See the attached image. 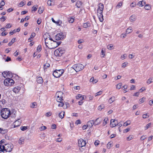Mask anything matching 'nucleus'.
I'll list each match as a JSON object with an SVG mask.
<instances>
[{"instance_id": "ddd939ff", "label": "nucleus", "mask_w": 153, "mask_h": 153, "mask_svg": "<svg viewBox=\"0 0 153 153\" xmlns=\"http://www.w3.org/2000/svg\"><path fill=\"white\" fill-rule=\"evenodd\" d=\"M21 122L19 121V120H16L13 123L14 127L15 128L19 126L21 124Z\"/></svg>"}, {"instance_id": "6e6552de", "label": "nucleus", "mask_w": 153, "mask_h": 153, "mask_svg": "<svg viewBox=\"0 0 153 153\" xmlns=\"http://www.w3.org/2000/svg\"><path fill=\"white\" fill-rule=\"evenodd\" d=\"M63 93L61 91H59L56 93V95L57 96L56 100L58 102H60L62 100V95Z\"/></svg>"}, {"instance_id": "37998d69", "label": "nucleus", "mask_w": 153, "mask_h": 153, "mask_svg": "<svg viewBox=\"0 0 153 153\" xmlns=\"http://www.w3.org/2000/svg\"><path fill=\"white\" fill-rule=\"evenodd\" d=\"M134 138V136L133 135H130L127 138V140L128 141H129L131 140Z\"/></svg>"}, {"instance_id": "c85d7f7f", "label": "nucleus", "mask_w": 153, "mask_h": 153, "mask_svg": "<svg viewBox=\"0 0 153 153\" xmlns=\"http://www.w3.org/2000/svg\"><path fill=\"white\" fill-rule=\"evenodd\" d=\"M153 82V77L150 78L147 80V83L148 84H150V83Z\"/></svg>"}, {"instance_id": "f3484780", "label": "nucleus", "mask_w": 153, "mask_h": 153, "mask_svg": "<svg viewBox=\"0 0 153 153\" xmlns=\"http://www.w3.org/2000/svg\"><path fill=\"white\" fill-rule=\"evenodd\" d=\"M59 102V103L58 105L59 107L63 106L64 108H67V106L66 103H65V104H64V103L62 102H61V101Z\"/></svg>"}, {"instance_id": "58836bf2", "label": "nucleus", "mask_w": 153, "mask_h": 153, "mask_svg": "<svg viewBox=\"0 0 153 153\" xmlns=\"http://www.w3.org/2000/svg\"><path fill=\"white\" fill-rule=\"evenodd\" d=\"M42 48H41V45H39L38 46V47L37 48V51L39 52L41 50Z\"/></svg>"}, {"instance_id": "5fc2aeb1", "label": "nucleus", "mask_w": 153, "mask_h": 153, "mask_svg": "<svg viewBox=\"0 0 153 153\" xmlns=\"http://www.w3.org/2000/svg\"><path fill=\"white\" fill-rule=\"evenodd\" d=\"M81 123V121L79 120H77L75 122V124H76L77 125L78 124H80Z\"/></svg>"}, {"instance_id": "a18cd8bd", "label": "nucleus", "mask_w": 153, "mask_h": 153, "mask_svg": "<svg viewBox=\"0 0 153 153\" xmlns=\"http://www.w3.org/2000/svg\"><path fill=\"white\" fill-rule=\"evenodd\" d=\"M122 84V83H120L117 84L116 86V88L117 89H119L121 88Z\"/></svg>"}, {"instance_id": "0e129e2a", "label": "nucleus", "mask_w": 153, "mask_h": 153, "mask_svg": "<svg viewBox=\"0 0 153 153\" xmlns=\"http://www.w3.org/2000/svg\"><path fill=\"white\" fill-rule=\"evenodd\" d=\"M126 34H127L126 33L125 34H122L120 36V37L121 38H124L126 36Z\"/></svg>"}, {"instance_id": "aec40b11", "label": "nucleus", "mask_w": 153, "mask_h": 153, "mask_svg": "<svg viewBox=\"0 0 153 153\" xmlns=\"http://www.w3.org/2000/svg\"><path fill=\"white\" fill-rule=\"evenodd\" d=\"M99 118H97L96 119V120H95V121H94V126H96V125H99L101 123L102 120H99Z\"/></svg>"}, {"instance_id": "de8ad7c7", "label": "nucleus", "mask_w": 153, "mask_h": 153, "mask_svg": "<svg viewBox=\"0 0 153 153\" xmlns=\"http://www.w3.org/2000/svg\"><path fill=\"white\" fill-rule=\"evenodd\" d=\"M21 130L22 131H24L26 130L27 129V128L26 126H22L20 128Z\"/></svg>"}, {"instance_id": "f704fd0d", "label": "nucleus", "mask_w": 153, "mask_h": 153, "mask_svg": "<svg viewBox=\"0 0 153 153\" xmlns=\"http://www.w3.org/2000/svg\"><path fill=\"white\" fill-rule=\"evenodd\" d=\"M151 123H150L146 125L145 127V129L146 130L149 128H150L151 126Z\"/></svg>"}, {"instance_id": "79ce46f5", "label": "nucleus", "mask_w": 153, "mask_h": 153, "mask_svg": "<svg viewBox=\"0 0 153 153\" xmlns=\"http://www.w3.org/2000/svg\"><path fill=\"white\" fill-rule=\"evenodd\" d=\"M111 145L112 143L111 142H108L107 145V148L108 149H110L111 146Z\"/></svg>"}, {"instance_id": "f257e3e1", "label": "nucleus", "mask_w": 153, "mask_h": 153, "mask_svg": "<svg viewBox=\"0 0 153 153\" xmlns=\"http://www.w3.org/2000/svg\"><path fill=\"white\" fill-rule=\"evenodd\" d=\"M13 147L12 144H5V146L3 145H0V152H10Z\"/></svg>"}, {"instance_id": "09e8293b", "label": "nucleus", "mask_w": 153, "mask_h": 153, "mask_svg": "<svg viewBox=\"0 0 153 153\" xmlns=\"http://www.w3.org/2000/svg\"><path fill=\"white\" fill-rule=\"evenodd\" d=\"M149 117V116L147 114H143V115L142 117L143 119H145V118Z\"/></svg>"}, {"instance_id": "864d4df0", "label": "nucleus", "mask_w": 153, "mask_h": 153, "mask_svg": "<svg viewBox=\"0 0 153 153\" xmlns=\"http://www.w3.org/2000/svg\"><path fill=\"white\" fill-rule=\"evenodd\" d=\"M82 96L80 94H78L77 95V96L76 97V98L77 99H79V98H80V99H81V98H82Z\"/></svg>"}, {"instance_id": "052dcab7", "label": "nucleus", "mask_w": 153, "mask_h": 153, "mask_svg": "<svg viewBox=\"0 0 153 153\" xmlns=\"http://www.w3.org/2000/svg\"><path fill=\"white\" fill-rule=\"evenodd\" d=\"M126 56L127 55L126 54H124L121 56V58L122 59H124L125 58Z\"/></svg>"}, {"instance_id": "1a4fd4ad", "label": "nucleus", "mask_w": 153, "mask_h": 153, "mask_svg": "<svg viewBox=\"0 0 153 153\" xmlns=\"http://www.w3.org/2000/svg\"><path fill=\"white\" fill-rule=\"evenodd\" d=\"M64 36L63 33H60L57 34L55 36V39L56 40H59L63 39Z\"/></svg>"}, {"instance_id": "cd10ccee", "label": "nucleus", "mask_w": 153, "mask_h": 153, "mask_svg": "<svg viewBox=\"0 0 153 153\" xmlns=\"http://www.w3.org/2000/svg\"><path fill=\"white\" fill-rule=\"evenodd\" d=\"M50 65L48 63L46 62L44 65V69L45 70L48 67H49Z\"/></svg>"}, {"instance_id": "2eb2a0df", "label": "nucleus", "mask_w": 153, "mask_h": 153, "mask_svg": "<svg viewBox=\"0 0 153 153\" xmlns=\"http://www.w3.org/2000/svg\"><path fill=\"white\" fill-rule=\"evenodd\" d=\"M94 121L93 120H91L88 121L87 123V126L91 127L94 125Z\"/></svg>"}, {"instance_id": "3c124183", "label": "nucleus", "mask_w": 153, "mask_h": 153, "mask_svg": "<svg viewBox=\"0 0 153 153\" xmlns=\"http://www.w3.org/2000/svg\"><path fill=\"white\" fill-rule=\"evenodd\" d=\"M145 98L144 97H143L142 98L140 99L139 100V103L141 104L142 102H143Z\"/></svg>"}, {"instance_id": "69168bd1", "label": "nucleus", "mask_w": 153, "mask_h": 153, "mask_svg": "<svg viewBox=\"0 0 153 153\" xmlns=\"http://www.w3.org/2000/svg\"><path fill=\"white\" fill-rule=\"evenodd\" d=\"M16 33V30L14 29L13 31H10V35H12L13 34H14V33Z\"/></svg>"}, {"instance_id": "8fccbe9b", "label": "nucleus", "mask_w": 153, "mask_h": 153, "mask_svg": "<svg viewBox=\"0 0 153 153\" xmlns=\"http://www.w3.org/2000/svg\"><path fill=\"white\" fill-rule=\"evenodd\" d=\"M46 128V127L45 126H43L41 127L39 129L41 131H43L45 130Z\"/></svg>"}, {"instance_id": "bf43d9fd", "label": "nucleus", "mask_w": 153, "mask_h": 153, "mask_svg": "<svg viewBox=\"0 0 153 153\" xmlns=\"http://www.w3.org/2000/svg\"><path fill=\"white\" fill-rule=\"evenodd\" d=\"M146 138V135H143L140 137V139L142 140H144Z\"/></svg>"}, {"instance_id": "4be33fe9", "label": "nucleus", "mask_w": 153, "mask_h": 153, "mask_svg": "<svg viewBox=\"0 0 153 153\" xmlns=\"http://www.w3.org/2000/svg\"><path fill=\"white\" fill-rule=\"evenodd\" d=\"M136 16L134 15L131 16L130 17V21L131 22L134 21L136 20Z\"/></svg>"}, {"instance_id": "a878e982", "label": "nucleus", "mask_w": 153, "mask_h": 153, "mask_svg": "<svg viewBox=\"0 0 153 153\" xmlns=\"http://www.w3.org/2000/svg\"><path fill=\"white\" fill-rule=\"evenodd\" d=\"M133 30L131 28V27H129V28H127L126 30V33L128 34L130 33H131L132 31Z\"/></svg>"}, {"instance_id": "b1692460", "label": "nucleus", "mask_w": 153, "mask_h": 153, "mask_svg": "<svg viewBox=\"0 0 153 153\" xmlns=\"http://www.w3.org/2000/svg\"><path fill=\"white\" fill-rule=\"evenodd\" d=\"M65 112L62 111L59 114V117L61 119L64 118L65 114Z\"/></svg>"}, {"instance_id": "72a5a7b5", "label": "nucleus", "mask_w": 153, "mask_h": 153, "mask_svg": "<svg viewBox=\"0 0 153 153\" xmlns=\"http://www.w3.org/2000/svg\"><path fill=\"white\" fill-rule=\"evenodd\" d=\"M104 107V106L103 104L101 105L98 107V109L99 110H101Z\"/></svg>"}, {"instance_id": "5701e85b", "label": "nucleus", "mask_w": 153, "mask_h": 153, "mask_svg": "<svg viewBox=\"0 0 153 153\" xmlns=\"http://www.w3.org/2000/svg\"><path fill=\"white\" fill-rule=\"evenodd\" d=\"M115 97L114 96H112L108 100L109 103L111 104L115 100Z\"/></svg>"}, {"instance_id": "7ed1b4c3", "label": "nucleus", "mask_w": 153, "mask_h": 153, "mask_svg": "<svg viewBox=\"0 0 153 153\" xmlns=\"http://www.w3.org/2000/svg\"><path fill=\"white\" fill-rule=\"evenodd\" d=\"M64 71L63 69L56 70L53 72V76L56 78H58L63 73Z\"/></svg>"}, {"instance_id": "49530a36", "label": "nucleus", "mask_w": 153, "mask_h": 153, "mask_svg": "<svg viewBox=\"0 0 153 153\" xmlns=\"http://www.w3.org/2000/svg\"><path fill=\"white\" fill-rule=\"evenodd\" d=\"M36 102L33 103L31 105L30 107L31 108H34L35 107V106H36Z\"/></svg>"}, {"instance_id": "c03bdc74", "label": "nucleus", "mask_w": 153, "mask_h": 153, "mask_svg": "<svg viewBox=\"0 0 153 153\" xmlns=\"http://www.w3.org/2000/svg\"><path fill=\"white\" fill-rule=\"evenodd\" d=\"M136 4L135 2H133L131 4L130 6L131 7H133L136 6Z\"/></svg>"}, {"instance_id": "2f4dec72", "label": "nucleus", "mask_w": 153, "mask_h": 153, "mask_svg": "<svg viewBox=\"0 0 153 153\" xmlns=\"http://www.w3.org/2000/svg\"><path fill=\"white\" fill-rule=\"evenodd\" d=\"M151 8V7L149 5V4H146L144 7V8L147 10H150Z\"/></svg>"}, {"instance_id": "0eeeda50", "label": "nucleus", "mask_w": 153, "mask_h": 153, "mask_svg": "<svg viewBox=\"0 0 153 153\" xmlns=\"http://www.w3.org/2000/svg\"><path fill=\"white\" fill-rule=\"evenodd\" d=\"M2 74L5 78L7 76V78H10L13 76L12 73L10 71H4L2 73Z\"/></svg>"}, {"instance_id": "338daca9", "label": "nucleus", "mask_w": 153, "mask_h": 153, "mask_svg": "<svg viewBox=\"0 0 153 153\" xmlns=\"http://www.w3.org/2000/svg\"><path fill=\"white\" fill-rule=\"evenodd\" d=\"M25 5V3L24 2H20L19 4V6H20V7H22L23 6V5Z\"/></svg>"}, {"instance_id": "4468645a", "label": "nucleus", "mask_w": 153, "mask_h": 153, "mask_svg": "<svg viewBox=\"0 0 153 153\" xmlns=\"http://www.w3.org/2000/svg\"><path fill=\"white\" fill-rule=\"evenodd\" d=\"M146 4V2L144 1H140L138 2L137 5L139 7H142Z\"/></svg>"}, {"instance_id": "dca6fc26", "label": "nucleus", "mask_w": 153, "mask_h": 153, "mask_svg": "<svg viewBox=\"0 0 153 153\" xmlns=\"http://www.w3.org/2000/svg\"><path fill=\"white\" fill-rule=\"evenodd\" d=\"M21 88L20 87L17 86L13 88V91L15 93H18L21 89Z\"/></svg>"}, {"instance_id": "6ab92c4d", "label": "nucleus", "mask_w": 153, "mask_h": 153, "mask_svg": "<svg viewBox=\"0 0 153 153\" xmlns=\"http://www.w3.org/2000/svg\"><path fill=\"white\" fill-rule=\"evenodd\" d=\"M97 15L100 21L101 22H102L104 20L103 15L102 14H99Z\"/></svg>"}, {"instance_id": "bb28decb", "label": "nucleus", "mask_w": 153, "mask_h": 153, "mask_svg": "<svg viewBox=\"0 0 153 153\" xmlns=\"http://www.w3.org/2000/svg\"><path fill=\"white\" fill-rule=\"evenodd\" d=\"M25 140L24 137H22L20 138L19 141V144H22L24 143V140Z\"/></svg>"}, {"instance_id": "4c0bfd02", "label": "nucleus", "mask_w": 153, "mask_h": 153, "mask_svg": "<svg viewBox=\"0 0 153 153\" xmlns=\"http://www.w3.org/2000/svg\"><path fill=\"white\" fill-rule=\"evenodd\" d=\"M122 5V3L121 2H119L117 5L116 6V7L117 8H120Z\"/></svg>"}, {"instance_id": "6e6d98bb", "label": "nucleus", "mask_w": 153, "mask_h": 153, "mask_svg": "<svg viewBox=\"0 0 153 153\" xmlns=\"http://www.w3.org/2000/svg\"><path fill=\"white\" fill-rule=\"evenodd\" d=\"M51 113L50 112H48L45 114V116L47 117H49L51 115Z\"/></svg>"}, {"instance_id": "473e14b6", "label": "nucleus", "mask_w": 153, "mask_h": 153, "mask_svg": "<svg viewBox=\"0 0 153 153\" xmlns=\"http://www.w3.org/2000/svg\"><path fill=\"white\" fill-rule=\"evenodd\" d=\"M55 24H56L57 25L61 26V24H62V22L60 20H58L56 22Z\"/></svg>"}, {"instance_id": "13d9d810", "label": "nucleus", "mask_w": 153, "mask_h": 153, "mask_svg": "<svg viewBox=\"0 0 153 153\" xmlns=\"http://www.w3.org/2000/svg\"><path fill=\"white\" fill-rule=\"evenodd\" d=\"M102 91H99L98 92H97L96 94V95H95V97H96L97 96H99L102 93Z\"/></svg>"}, {"instance_id": "9d476101", "label": "nucleus", "mask_w": 153, "mask_h": 153, "mask_svg": "<svg viewBox=\"0 0 153 153\" xmlns=\"http://www.w3.org/2000/svg\"><path fill=\"white\" fill-rule=\"evenodd\" d=\"M86 143L85 141L83 139H80L78 140V145L79 146L82 147L85 146L86 145Z\"/></svg>"}, {"instance_id": "ea45409f", "label": "nucleus", "mask_w": 153, "mask_h": 153, "mask_svg": "<svg viewBox=\"0 0 153 153\" xmlns=\"http://www.w3.org/2000/svg\"><path fill=\"white\" fill-rule=\"evenodd\" d=\"M37 9V6L34 5L32 8V11H36Z\"/></svg>"}, {"instance_id": "412c9836", "label": "nucleus", "mask_w": 153, "mask_h": 153, "mask_svg": "<svg viewBox=\"0 0 153 153\" xmlns=\"http://www.w3.org/2000/svg\"><path fill=\"white\" fill-rule=\"evenodd\" d=\"M36 81L37 83L40 84L42 83L43 82L42 78L41 77H39L37 78Z\"/></svg>"}, {"instance_id": "7c9ffc66", "label": "nucleus", "mask_w": 153, "mask_h": 153, "mask_svg": "<svg viewBox=\"0 0 153 153\" xmlns=\"http://www.w3.org/2000/svg\"><path fill=\"white\" fill-rule=\"evenodd\" d=\"M53 2V0H49L47 1V4L49 6H51L53 5V3H52V2Z\"/></svg>"}, {"instance_id": "39448f33", "label": "nucleus", "mask_w": 153, "mask_h": 153, "mask_svg": "<svg viewBox=\"0 0 153 153\" xmlns=\"http://www.w3.org/2000/svg\"><path fill=\"white\" fill-rule=\"evenodd\" d=\"M65 53V51L62 48H59L58 49L55 50L54 54L57 56H61L62 54Z\"/></svg>"}, {"instance_id": "9b49d317", "label": "nucleus", "mask_w": 153, "mask_h": 153, "mask_svg": "<svg viewBox=\"0 0 153 153\" xmlns=\"http://www.w3.org/2000/svg\"><path fill=\"white\" fill-rule=\"evenodd\" d=\"M117 120L111 119V120L110 126L112 127L116 126L117 125Z\"/></svg>"}, {"instance_id": "a211bd4d", "label": "nucleus", "mask_w": 153, "mask_h": 153, "mask_svg": "<svg viewBox=\"0 0 153 153\" xmlns=\"http://www.w3.org/2000/svg\"><path fill=\"white\" fill-rule=\"evenodd\" d=\"M91 25V24L89 22H88L84 23L83 25V27L84 28H85L90 27Z\"/></svg>"}, {"instance_id": "774afa93", "label": "nucleus", "mask_w": 153, "mask_h": 153, "mask_svg": "<svg viewBox=\"0 0 153 153\" xmlns=\"http://www.w3.org/2000/svg\"><path fill=\"white\" fill-rule=\"evenodd\" d=\"M112 47L113 46L111 45H109L107 46V48L108 49H111Z\"/></svg>"}, {"instance_id": "393cba45", "label": "nucleus", "mask_w": 153, "mask_h": 153, "mask_svg": "<svg viewBox=\"0 0 153 153\" xmlns=\"http://www.w3.org/2000/svg\"><path fill=\"white\" fill-rule=\"evenodd\" d=\"M44 10V8L43 7H40L39 8V10H38V13L39 14H41V13H42Z\"/></svg>"}, {"instance_id": "680f3d73", "label": "nucleus", "mask_w": 153, "mask_h": 153, "mask_svg": "<svg viewBox=\"0 0 153 153\" xmlns=\"http://www.w3.org/2000/svg\"><path fill=\"white\" fill-rule=\"evenodd\" d=\"M11 27L10 24H7L6 26L5 27L7 28H10Z\"/></svg>"}, {"instance_id": "20e7f679", "label": "nucleus", "mask_w": 153, "mask_h": 153, "mask_svg": "<svg viewBox=\"0 0 153 153\" xmlns=\"http://www.w3.org/2000/svg\"><path fill=\"white\" fill-rule=\"evenodd\" d=\"M84 68V66H83L82 64H79L74 65L72 67V68L76 72H78L81 70H82Z\"/></svg>"}, {"instance_id": "4d7b16f0", "label": "nucleus", "mask_w": 153, "mask_h": 153, "mask_svg": "<svg viewBox=\"0 0 153 153\" xmlns=\"http://www.w3.org/2000/svg\"><path fill=\"white\" fill-rule=\"evenodd\" d=\"M36 35V34L35 33H33L30 36V37L32 38L34 37Z\"/></svg>"}, {"instance_id": "c9c22d12", "label": "nucleus", "mask_w": 153, "mask_h": 153, "mask_svg": "<svg viewBox=\"0 0 153 153\" xmlns=\"http://www.w3.org/2000/svg\"><path fill=\"white\" fill-rule=\"evenodd\" d=\"M108 121V119L107 118H105L103 120V126H104L105 124L107 123V121Z\"/></svg>"}, {"instance_id": "c756f323", "label": "nucleus", "mask_w": 153, "mask_h": 153, "mask_svg": "<svg viewBox=\"0 0 153 153\" xmlns=\"http://www.w3.org/2000/svg\"><path fill=\"white\" fill-rule=\"evenodd\" d=\"M7 131V129H3L1 128H0V132L1 133L4 134L6 133Z\"/></svg>"}, {"instance_id": "603ef678", "label": "nucleus", "mask_w": 153, "mask_h": 153, "mask_svg": "<svg viewBox=\"0 0 153 153\" xmlns=\"http://www.w3.org/2000/svg\"><path fill=\"white\" fill-rule=\"evenodd\" d=\"M10 83L11 84V86L14 83V81L12 79H11L10 78Z\"/></svg>"}, {"instance_id": "f8f14e48", "label": "nucleus", "mask_w": 153, "mask_h": 153, "mask_svg": "<svg viewBox=\"0 0 153 153\" xmlns=\"http://www.w3.org/2000/svg\"><path fill=\"white\" fill-rule=\"evenodd\" d=\"M10 78H7L4 81V83L5 85L6 86H11V84L10 83Z\"/></svg>"}, {"instance_id": "e433bc0d", "label": "nucleus", "mask_w": 153, "mask_h": 153, "mask_svg": "<svg viewBox=\"0 0 153 153\" xmlns=\"http://www.w3.org/2000/svg\"><path fill=\"white\" fill-rule=\"evenodd\" d=\"M74 20V18H70L68 19V21L70 23H72Z\"/></svg>"}, {"instance_id": "a19ab883", "label": "nucleus", "mask_w": 153, "mask_h": 153, "mask_svg": "<svg viewBox=\"0 0 153 153\" xmlns=\"http://www.w3.org/2000/svg\"><path fill=\"white\" fill-rule=\"evenodd\" d=\"M130 123L129 121H127L125 123H124L123 126H126L130 125Z\"/></svg>"}, {"instance_id": "423d86ee", "label": "nucleus", "mask_w": 153, "mask_h": 153, "mask_svg": "<svg viewBox=\"0 0 153 153\" xmlns=\"http://www.w3.org/2000/svg\"><path fill=\"white\" fill-rule=\"evenodd\" d=\"M98 8L97 10V14H102L103 10L104 9L103 4L101 3L98 5Z\"/></svg>"}, {"instance_id": "e2e57ef3", "label": "nucleus", "mask_w": 153, "mask_h": 153, "mask_svg": "<svg viewBox=\"0 0 153 153\" xmlns=\"http://www.w3.org/2000/svg\"><path fill=\"white\" fill-rule=\"evenodd\" d=\"M11 60V58L10 57H8V56H7V58H6V59L5 60V61L6 62H9V61H10Z\"/></svg>"}, {"instance_id": "f03ea898", "label": "nucleus", "mask_w": 153, "mask_h": 153, "mask_svg": "<svg viewBox=\"0 0 153 153\" xmlns=\"http://www.w3.org/2000/svg\"><path fill=\"white\" fill-rule=\"evenodd\" d=\"M10 114V111L7 108H3L1 111V117L5 119L8 118Z\"/></svg>"}]
</instances>
